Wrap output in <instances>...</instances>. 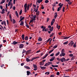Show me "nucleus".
I'll return each instance as SVG.
<instances>
[{"label":"nucleus","mask_w":77,"mask_h":77,"mask_svg":"<svg viewBox=\"0 0 77 77\" xmlns=\"http://www.w3.org/2000/svg\"><path fill=\"white\" fill-rule=\"evenodd\" d=\"M63 4H62L60 6V7L58 8L57 10V11L58 12H59V11L60 10H61V9H62V8L63 6Z\"/></svg>","instance_id":"f257e3e1"},{"label":"nucleus","mask_w":77,"mask_h":77,"mask_svg":"<svg viewBox=\"0 0 77 77\" xmlns=\"http://www.w3.org/2000/svg\"><path fill=\"white\" fill-rule=\"evenodd\" d=\"M73 41H71L70 42L69 44L68 45L69 46H70L71 47H72L73 45H74V42H73Z\"/></svg>","instance_id":"f03ea898"},{"label":"nucleus","mask_w":77,"mask_h":77,"mask_svg":"<svg viewBox=\"0 0 77 77\" xmlns=\"http://www.w3.org/2000/svg\"><path fill=\"white\" fill-rule=\"evenodd\" d=\"M61 62H66V59L63 57L61 58Z\"/></svg>","instance_id":"7ed1b4c3"},{"label":"nucleus","mask_w":77,"mask_h":77,"mask_svg":"<svg viewBox=\"0 0 77 77\" xmlns=\"http://www.w3.org/2000/svg\"><path fill=\"white\" fill-rule=\"evenodd\" d=\"M3 24H4L5 26H6V21H3L1 22V24L2 25H3Z\"/></svg>","instance_id":"20e7f679"},{"label":"nucleus","mask_w":77,"mask_h":77,"mask_svg":"<svg viewBox=\"0 0 77 77\" xmlns=\"http://www.w3.org/2000/svg\"><path fill=\"white\" fill-rule=\"evenodd\" d=\"M32 51V50H29L26 52V54H29V53H30Z\"/></svg>","instance_id":"39448f33"},{"label":"nucleus","mask_w":77,"mask_h":77,"mask_svg":"<svg viewBox=\"0 0 77 77\" xmlns=\"http://www.w3.org/2000/svg\"><path fill=\"white\" fill-rule=\"evenodd\" d=\"M70 37H71V36L68 37H65V36H63L62 37V38H63V39H68V38H70Z\"/></svg>","instance_id":"423d86ee"},{"label":"nucleus","mask_w":77,"mask_h":77,"mask_svg":"<svg viewBox=\"0 0 77 77\" xmlns=\"http://www.w3.org/2000/svg\"><path fill=\"white\" fill-rule=\"evenodd\" d=\"M65 53H61V54H60V56L62 57V56H65Z\"/></svg>","instance_id":"0eeeda50"},{"label":"nucleus","mask_w":77,"mask_h":77,"mask_svg":"<svg viewBox=\"0 0 77 77\" xmlns=\"http://www.w3.org/2000/svg\"><path fill=\"white\" fill-rule=\"evenodd\" d=\"M52 58H51V59L50 60V62H52L53 60H54V59H55V57H52Z\"/></svg>","instance_id":"6e6552de"},{"label":"nucleus","mask_w":77,"mask_h":77,"mask_svg":"<svg viewBox=\"0 0 77 77\" xmlns=\"http://www.w3.org/2000/svg\"><path fill=\"white\" fill-rule=\"evenodd\" d=\"M20 23V26H24V22L23 21H21Z\"/></svg>","instance_id":"1a4fd4ad"},{"label":"nucleus","mask_w":77,"mask_h":77,"mask_svg":"<svg viewBox=\"0 0 77 77\" xmlns=\"http://www.w3.org/2000/svg\"><path fill=\"white\" fill-rule=\"evenodd\" d=\"M39 65L41 66H42V65H44V62H41L39 63Z\"/></svg>","instance_id":"9d476101"},{"label":"nucleus","mask_w":77,"mask_h":77,"mask_svg":"<svg viewBox=\"0 0 77 77\" xmlns=\"http://www.w3.org/2000/svg\"><path fill=\"white\" fill-rule=\"evenodd\" d=\"M23 47H24V45L21 44L20 45V48H23Z\"/></svg>","instance_id":"9b49d317"},{"label":"nucleus","mask_w":77,"mask_h":77,"mask_svg":"<svg viewBox=\"0 0 77 77\" xmlns=\"http://www.w3.org/2000/svg\"><path fill=\"white\" fill-rule=\"evenodd\" d=\"M24 68H26V69H30V67H29V66H24Z\"/></svg>","instance_id":"f8f14e48"},{"label":"nucleus","mask_w":77,"mask_h":77,"mask_svg":"<svg viewBox=\"0 0 77 77\" xmlns=\"http://www.w3.org/2000/svg\"><path fill=\"white\" fill-rule=\"evenodd\" d=\"M40 68L44 70L45 69H46V67H42V66H40Z\"/></svg>","instance_id":"ddd939ff"},{"label":"nucleus","mask_w":77,"mask_h":77,"mask_svg":"<svg viewBox=\"0 0 77 77\" xmlns=\"http://www.w3.org/2000/svg\"><path fill=\"white\" fill-rule=\"evenodd\" d=\"M42 38L41 37H39L38 38V41H42Z\"/></svg>","instance_id":"4468645a"},{"label":"nucleus","mask_w":77,"mask_h":77,"mask_svg":"<svg viewBox=\"0 0 77 77\" xmlns=\"http://www.w3.org/2000/svg\"><path fill=\"white\" fill-rule=\"evenodd\" d=\"M17 44H18V42L15 41H14L12 43V44H14V45H15Z\"/></svg>","instance_id":"2eb2a0df"},{"label":"nucleus","mask_w":77,"mask_h":77,"mask_svg":"<svg viewBox=\"0 0 77 77\" xmlns=\"http://www.w3.org/2000/svg\"><path fill=\"white\" fill-rule=\"evenodd\" d=\"M20 22L23 21V20H24V17H22V18L20 19Z\"/></svg>","instance_id":"dca6fc26"},{"label":"nucleus","mask_w":77,"mask_h":77,"mask_svg":"<svg viewBox=\"0 0 77 77\" xmlns=\"http://www.w3.org/2000/svg\"><path fill=\"white\" fill-rule=\"evenodd\" d=\"M22 39L24 41V35L23 34L22 35Z\"/></svg>","instance_id":"f3484780"},{"label":"nucleus","mask_w":77,"mask_h":77,"mask_svg":"<svg viewBox=\"0 0 77 77\" xmlns=\"http://www.w3.org/2000/svg\"><path fill=\"white\" fill-rule=\"evenodd\" d=\"M48 65H50V64H49V62H48V63H46L45 65V66H48Z\"/></svg>","instance_id":"a211bd4d"},{"label":"nucleus","mask_w":77,"mask_h":77,"mask_svg":"<svg viewBox=\"0 0 77 77\" xmlns=\"http://www.w3.org/2000/svg\"><path fill=\"white\" fill-rule=\"evenodd\" d=\"M57 17V12H56L55 13V18H56Z\"/></svg>","instance_id":"6ab92c4d"},{"label":"nucleus","mask_w":77,"mask_h":77,"mask_svg":"<svg viewBox=\"0 0 77 77\" xmlns=\"http://www.w3.org/2000/svg\"><path fill=\"white\" fill-rule=\"evenodd\" d=\"M51 66L52 67H53L54 68L55 67H57L58 66V65H51Z\"/></svg>","instance_id":"aec40b11"},{"label":"nucleus","mask_w":77,"mask_h":77,"mask_svg":"<svg viewBox=\"0 0 77 77\" xmlns=\"http://www.w3.org/2000/svg\"><path fill=\"white\" fill-rule=\"evenodd\" d=\"M26 60L27 62H30V59H29L27 57L26 58Z\"/></svg>","instance_id":"412c9836"},{"label":"nucleus","mask_w":77,"mask_h":77,"mask_svg":"<svg viewBox=\"0 0 77 77\" xmlns=\"http://www.w3.org/2000/svg\"><path fill=\"white\" fill-rule=\"evenodd\" d=\"M15 14H16V16L18 18V14L17 12V11H15Z\"/></svg>","instance_id":"4be33fe9"},{"label":"nucleus","mask_w":77,"mask_h":77,"mask_svg":"<svg viewBox=\"0 0 77 77\" xmlns=\"http://www.w3.org/2000/svg\"><path fill=\"white\" fill-rule=\"evenodd\" d=\"M25 23L26 24L25 25L26 27H27V28H29V26L27 24V23H26V22L25 21Z\"/></svg>","instance_id":"5701e85b"},{"label":"nucleus","mask_w":77,"mask_h":77,"mask_svg":"<svg viewBox=\"0 0 77 77\" xmlns=\"http://www.w3.org/2000/svg\"><path fill=\"white\" fill-rule=\"evenodd\" d=\"M28 39H29V37H28V36H26L25 38V40H26V41H27V40H28Z\"/></svg>","instance_id":"b1692460"},{"label":"nucleus","mask_w":77,"mask_h":77,"mask_svg":"<svg viewBox=\"0 0 77 77\" xmlns=\"http://www.w3.org/2000/svg\"><path fill=\"white\" fill-rule=\"evenodd\" d=\"M68 42L67 41V42H64L63 43V45H66V44H68Z\"/></svg>","instance_id":"393cba45"},{"label":"nucleus","mask_w":77,"mask_h":77,"mask_svg":"<svg viewBox=\"0 0 77 77\" xmlns=\"http://www.w3.org/2000/svg\"><path fill=\"white\" fill-rule=\"evenodd\" d=\"M30 71H27L26 72V73L27 74V75H30Z\"/></svg>","instance_id":"a878e982"},{"label":"nucleus","mask_w":77,"mask_h":77,"mask_svg":"<svg viewBox=\"0 0 77 77\" xmlns=\"http://www.w3.org/2000/svg\"><path fill=\"white\" fill-rule=\"evenodd\" d=\"M39 11H38L36 13V15H39L40 14H39Z\"/></svg>","instance_id":"bb28decb"},{"label":"nucleus","mask_w":77,"mask_h":77,"mask_svg":"<svg viewBox=\"0 0 77 77\" xmlns=\"http://www.w3.org/2000/svg\"><path fill=\"white\" fill-rule=\"evenodd\" d=\"M49 30H50V31H51V32L52 31H53V27L52 26L51 28H50Z\"/></svg>","instance_id":"cd10ccee"},{"label":"nucleus","mask_w":77,"mask_h":77,"mask_svg":"<svg viewBox=\"0 0 77 77\" xmlns=\"http://www.w3.org/2000/svg\"><path fill=\"white\" fill-rule=\"evenodd\" d=\"M65 53V49H63L61 51V53Z\"/></svg>","instance_id":"c85d7f7f"},{"label":"nucleus","mask_w":77,"mask_h":77,"mask_svg":"<svg viewBox=\"0 0 77 77\" xmlns=\"http://www.w3.org/2000/svg\"><path fill=\"white\" fill-rule=\"evenodd\" d=\"M59 54H60V52L59 51L55 54L56 56H58Z\"/></svg>","instance_id":"c756f323"},{"label":"nucleus","mask_w":77,"mask_h":77,"mask_svg":"<svg viewBox=\"0 0 77 77\" xmlns=\"http://www.w3.org/2000/svg\"><path fill=\"white\" fill-rule=\"evenodd\" d=\"M33 66L34 68H37V66L35 64H33Z\"/></svg>","instance_id":"7c9ffc66"},{"label":"nucleus","mask_w":77,"mask_h":77,"mask_svg":"<svg viewBox=\"0 0 77 77\" xmlns=\"http://www.w3.org/2000/svg\"><path fill=\"white\" fill-rule=\"evenodd\" d=\"M27 4H25L24 5V8H27Z\"/></svg>","instance_id":"2f4dec72"},{"label":"nucleus","mask_w":77,"mask_h":77,"mask_svg":"<svg viewBox=\"0 0 77 77\" xmlns=\"http://www.w3.org/2000/svg\"><path fill=\"white\" fill-rule=\"evenodd\" d=\"M54 35V33H53L51 34L50 37H51L52 36H53V35Z\"/></svg>","instance_id":"473e14b6"},{"label":"nucleus","mask_w":77,"mask_h":77,"mask_svg":"<svg viewBox=\"0 0 77 77\" xmlns=\"http://www.w3.org/2000/svg\"><path fill=\"white\" fill-rule=\"evenodd\" d=\"M68 4L70 5H72V2H71L70 1H69L68 2Z\"/></svg>","instance_id":"72a5a7b5"},{"label":"nucleus","mask_w":77,"mask_h":77,"mask_svg":"<svg viewBox=\"0 0 77 77\" xmlns=\"http://www.w3.org/2000/svg\"><path fill=\"white\" fill-rule=\"evenodd\" d=\"M5 0H4L3 1L1 2L0 4L1 5L2 4H3V3H5Z\"/></svg>","instance_id":"f704fd0d"},{"label":"nucleus","mask_w":77,"mask_h":77,"mask_svg":"<svg viewBox=\"0 0 77 77\" xmlns=\"http://www.w3.org/2000/svg\"><path fill=\"white\" fill-rule=\"evenodd\" d=\"M53 51H54V49H52V50L50 51L49 52V54H50V53H52V52H53Z\"/></svg>","instance_id":"c9c22d12"},{"label":"nucleus","mask_w":77,"mask_h":77,"mask_svg":"<svg viewBox=\"0 0 77 77\" xmlns=\"http://www.w3.org/2000/svg\"><path fill=\"white\" fill-rule=\"evenodd\" d=\"M57 60H58V62H60V61H61V59H60L59 58H57Z\"/></svg>","instance_id":"e433bc0d"},{"label":"nucleus","mask_w":77,"mask_h":77,"mask_svg":"<svg viewBox=\"0 0 77 77\" xmlns=\"http://www.w3.org/2000/svg\"><path fill=\"white\" fill-rule=\"evenodd\" d=\"M73 47L74 48H75L76 47V43H75L73 45Z\"/></svg>","instance_id":"4c0bfd02"},{"label":"nucleus","mask_w":77,"mask_h":77,"mask_svg":"<svg viewBox=\"0 0 77 77\" xmlns=\"http://www.w3.org/2000/svg\"><path fill=\"white\" fill-rule=\"evenodd\" d=\"M33 20H31L29 23V24L30 25V23H32V22H33Z\"/></svg>","instance_id":"58836bf2"},{"label":"nucleus","mask_w":77,"mask_h":77,"mask_svg":"<svg viewBox=\"0 0 77 77\" xmlns=\"http://www.w3.org/2000/svg\"><path fill=\"white\" fill-rule=\"evenodd\" d=\"M56 27L59 29H60V28H59V26L58 25V24H57Z\"/></svg>","instance_id":"ea45409f"},{"label":"nucleus","mask_w":77,"mask_h":77,"mask_svg":"<svg viewBox=\"0 0 77 77\" xmlns=\"http://www.w3.org/2000/svg\"><path fill=\"white\" fill-rule=\"evenodd\" d=\"M45 74H47V75H49V74H50V72H46L45 73Z\"/></svg>","instance_id":"a19ab883"},{"label":"nucleus","mask_w":77,"mask_h":77,"mask_svg":"<svg viewBox=\"0 0 77 77\" xmlns=\"http://www.w3.org/2000/svg\"><path fill=\"white\" fill-rule=\"evenodd\" d=\"M26 52V51L24 49H23L22 53H25Z\"/></svg>","instance_id":"79ce46f5"},{"label":"nucleus","mask_w":77,"mask_h":77,"mask_svg":"<svg viewBox=\"0 0 77 77\" xmlns=\"http://www.w3.org/2000/svg\"><path fill=\"white\" fill-rule=\"evenodd\" d=\"M74 58H75V57L74 56L72 57L71 59V60H72L73 59H74Z\"/></svg>","instance_id":"37998d69"},{"label":"nucleus","mask_w":77,"mask_h":77,"mask_svg":"<svg viewBox=\"0 0 77 77\" xmlns=\"http://www.w3.org/2000/svg\"><path fill=\"white\" fill-rule=\"evenodd\" d=\"M53 24H54V22L53 21H52L51 22V26L53 25Z\"/></svg>","instance_id":"c03bdc74"},{"label":"nucleus","mask_w":77,"mask_h":77,"mask_svg":"<svg viewBox=\"0 0 77 77\" xmlns=\"http://www.w3.org/2000/svg\"><path fill=\"white\" fill-rule=\"evenodd\" d=\"M23 12V11L22 10H21L20 12V15H21V14H22V12Z\"/></svg>","instance_id":"a18cd8bd"},{"label":"nucleus","mask_w":77,"mask_h":77,"mask_svg":"<svg viewBox=\"0 0 77 77\" xmlns=\"http://www.w3.org/2000/svg\"><path fill=\"white\" fill-rule=\"evenodd\" d=\"M49 2V1L48 0H46L45 1V3H48Z\"/></svg>","instance_id":"49530a36"},{"label":"nucleus","mask_w":77,"mask_h":77,"mask_svg":"<svg viewBox=\"0 0 77 77\" xmlns=\"http://www.w3.org/2000/svg\"><path fill=\"white\" fill-rule=\"evenodd\" d=\"M13 24H15V23L16 21H15V20H14V19H13Z\"/></svg>","instance_id":"de8ad7c7"},{"label":"nucleus","mask_w":77,"mask_h":77,"mask_svg":"<svg viewBox=\"0 0 77 77\" xmlns=\"http://www.w3.org/2000/svg\"><path fill=\"white\" fill-rule=\"evenodd\" d=\"M69 56H70V57H72L73 56V54H69Z\"/></svg>","instance_id":"09e8293b"},{"label":"nucleus","mask_w":77,"mask_h":77,"mask_svg":"<svg viewBox=\"0 0 77 77\" xmlns=\"http://www.w3.org/2000/svg\"><path fill=\"white\" fill-rule=\"evenodd\" d=\"M59 74H60V73H59V72H57L56 73V75H59Z\"/></svg>","instance_id":"8fccbe9b"},{"label":"nucleus","mask_w":77,"mask_h":77,"mask_svg":"<svg viewBox=\"0 0 77 77\" xmlns=\"http://www.w3.org/2000/svg\"><path fill=\"white\" fill-rule=\"evenodd\" d=\"M41 9H44V6H43V5H41Z\"/></svg>","instance_id":"3c124183"},{"label":"nucleus","mask_w":77,"mask_h":77,"mask_svg":"<svg viewBox=\"0 0 77 77\" xmlns=\"http://www.w3.org/2000/svg\"><path fill=\"white\" fill-rule=\"evenodd\" d=\"M57 45H55L54 46V47H53V48H57Z\"/></svg>","instance_id":"603ef678"},{"label":"nucleus","mask_w":77,"mask_h":77,"mask_svg":"<svg viewBox=\"0 0 77 77\" xmlns=\"http://www.w3.org/2000/svg\"><path fill=\"white\" fill-rule=\"evenodd\" d=\"M12 6H13V4H11V6L10 7V9H12Z\"/></svg>","instance_id":"864d4df0"},{"label":"nucleus","mask_w":77,"mask_h":77,"mask_svg":"<svg viewBox=\"0 0 77 77\" xmlns=\"http://www.w3.org/2000/svg\"><path fill=\"white\" fill-rule=\"evenodd\" d=\"M39 57H33V59H37V58H39Z\"/></svg>","instance_id":"5fc2aeb1"},{"label":"nucleus","mask_w":77,"mask_h":77,"mask_svg":"<svg viewBox=\"0 0 77 77\" xmlns=\"http://www.w3.org/2000/svg\"><path fill=\"white\" fill-rule=\"evenodd\" d=\"M66 62H67V61H68V60H70V59L69 58H68L67 59H66Z\"/></svg>","instance_id":"6e6d98bb"},{"label":"nucleus","mask_w":77,"mask_h":77,"mask_svg":"<svg viewBox=\"0 0 77 77\" xmlns=\"http://www.w3.org/2000/svg\"><path fill=\"white\" fill-rule=\"evenodd\" d=\"M37 2L38 3H41V1H40V0H38V1H37Z\"/></svg>","instance_id":"4d7b16f0"},{"label":"nucleus","mask_w":77,"mask_h":77,"mask_svg":"<svg viewBox=\"0 0 77 77\" xmlns=\"http://www.w3.org/2000/svg\"><path fill=\"white\" fill-rule=\"evenodd\" d=\"M48 30V29L47 28L45 29V32H47Z\"/></svg>","instance_id":"13d9d810"},{"label":"nucleus","mask_w":77,"mask_h":77,"mask_svg":"<svg viewBox=\"0 0 77 77\" xmlns=\"http://www.w3.org/2000/svg\"><path fill=\"white\" fill-rule=\"evenodd\" d=\"M33 7H34V8H36V5H35L34 4L33 5Z\"/></svg>","instance_id":"bf43d9fd"},{"label":"nucleus","mask_w":77,"mask_h":77,"mask_svg":"<svg viewBox=\"0 0 77 77\" xmlns=\"http://www.w3.org/2000/svg\"><path fill=\"white\" fill-rule=\"evenodd\" d=\"M50 77H54V75H51L50 76Z\"/></svg>","instance_id":"052dcab7"},{"label":"nucleus","mask_w":77,"mask_h":77,"mask_svg":"<svg viewBox=\"0 0 77 77\" xmlns=\"http://www.w3.org/2000/svg\"><path fill=\"white\" fill-rule=\"evenodd\" d=\"M50 56H54V54L53 53L52 54H50Z\"/></svg>","instance_id":"680f3d73"},{"label":"nucleus","mask_w":77,"mask_h":77,"mask_svg":"<svg viewBox=\"0 0 77 77\" xmlns=\"http://www.w3.org/2000/svg\"><path fill=\"white\" fill-rule=\"evenodd\" d=\"M49 65H52L53 63L51 62H49Z\"/></svg>","instance_id":"e2e57ef3"},{"label":"nucleus","mask_w":77,"mask_h":77,"mask_svg":"<svg viewBox=\"0 0 77 77\" xmlns=\"http://www.w3.org/2000/svg\"><path fill=\"white\" fill-rule=\"evenodd\" d=\"M25 10V12H27V8H24Z\"/></svg>","instance_id":"0e129e2a"},{"label":"nucleus","mask_w":77,"mask_h":77,"mask_svg":"<svg viewBox=\"0 0 77 77\" xmlns=\"http://www.w3.org/2000/svg\"><path fill=\"white\" fill-rule=\"evenodd\" d=\"M12 8L14 10H15V6H14L12 7Z\"/></svg>","instance_id":"69168bd1"},{"label":"nucleus","mask_w":77,"mask_h":77,"mask_svg":"<svg viewBox=\"0 0 77 77\" xmlns=\"http://www.w3.org/2000/svg\"><path fill=\"white\" fill-rule=\"evenodd\" d=\"M51 25H49L48 26V28H49V29H50L51 28Z\"/></svg>","instance_id":"338daca9"},{"label":"nucleus","mask_w":77,"mask_h":77,"mask_svg":"<svg viewBox=\"0 0 77 77\" xmlns=\"http://www.w3.org/2000/svg\"><path fill=\"white\" fill-rule=\"evenodd\" d=\"M0 8L1 9H3V6H2V5H1L0 6Z\"/></svg>","instance_id":"774afa93"}]
</instances>
